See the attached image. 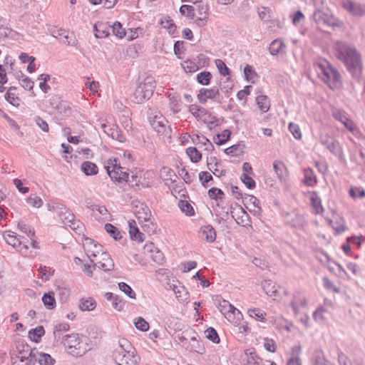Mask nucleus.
<instances>
[{"mask_svg": "<svg viewBox=\"0 0 365 365\" xmlns=\"http://www.w3.org/2000/svg\"><path fill=\"white\" fill-rule=\"evenodd\" d=\"M112 357L118 365H138L140 357L135 347L126 339H120L115 345Z\"/></svg>", "mask_w": 365, "mask_h": 365, "instance_id": "f257e3e1", "label": "nucleus"}, {"mask_svg": "<svg viewBox=\"0 0 365 365\" xmlns=\"http://www.w3.org/2000/svg\"><path fill=\"white\" fill-rule=\"evenodd\" d=\"M336 51L338 58L344 62L351 73L356 74L361 71V56L354 46L344 42H338L336 44Z\"/></svg>", "mask_w": 365, "mask_h": 365, "instance_id": "f03ea898", "label": "nucleus"}, {"mask_svg": "<svg viewBox=\"0 0 365 365\" xmlns=\"http://www.w3.org/2000/svg\"><path fill=\"white\" fill-rule=\"evenodd\" d=\"M63 344L71 355L78 357L84 355L88 350V344L85 336L78 334H67L63 337Z\"/></svg>", "mask_w": 365, "mask_h": 365, "instance_id": "7ed1b4c3", "label": "nucleus"}, {"mask_svg": "<svg viewBox=\"0 0 365 365\" xmlns=\"http://www.w3.org/2000/svg\"><path fill=\"white\" fill-rule=\"evenodd\" d=\"M22 351L29 352L28 356H18L21 361L27 365H53L55 360L48 354L39 352L36 349H31L28 344L22 345Z\"/></svg>", "mask_w": 365, "mask_h": 365, "instance_id": "20e7f679", "label": "nucleus"}, {"mask_svg": "<svg viewBox=\"0 0 365 365\" xmlns=\"http://www.w3.org/2000/svg\"><path fill=\"white\" fill-rule=\"evenodd\" d=\"M316 71L322 80L328 84L331 88L338 86L340 83L341 75L327 61H322L315 64Z\"/></svg>", "mask_w": 365, "mask_h": 365, "instance_id": "39448f33", "label": "nucleus"}, {"mask_svg": "<svg viewBox=\"0 0 365 365\" xmlns=\"http://www.w3.org/2000/svg\"><path fill=\"white\" fill-rule=\"evenodd\" d=\"M155 86V81L153 76L145 77L137 86L133 95V101L140 104L148 100L152 96Z\"/></svg>", "mask_w": 365, "mask_h": 365, "instance_id": "423d86ee", "label": "nucleus"}, {"mask_svg": "<svg viewBox=\"0 0 365 365\" xmlns=\"http://www.w3.org/2000/svg\"><path fill=\"white\" fill-rule=\"evenodd\" d=\"M150 122L153 129L163 139H170L171 138L172 130L165 117L163 115H155Z\"/></svg>", "mask_w": 365, "mask_h": 365, "instance_id": "0eeeda50", "label": "nucleus"}, {"mask_svg": "<svg viewBox=\"0 0 365 365\" xmlns=\"http://www.w3.org/2000/svg\"><path fill=\"white\" fill-rule=\"evenodd\" d=\"M83 246L91 262H94L96 260L94 258H97L100 253L103 250L101 245L89 237H85L83 239Z\"/></svg>", "mask_w": 365, "mask_h": 365, "instance_id": "6e6552de", "label": "nucleus"}, {"mask_svg": "<svg viewBox=\"0 0 365 365\" xmlns=\"http://www.w3.org/2000/svg\"><path fill=\"white\" fill-rule=\"evenodd\" d=\"M197 99L200 103L203 104L205 103L208 99L212 100L217 103H221L223 97L220 93L218 87H212L210 89L202 88L197 94Z\"/></svg>", "mask_w": 365, "mask_h": 365, "instance_id": "1a4fd4ad", "label": "nucleus"}, {"mask_svg": "<svg viewBox=\"0 0 365 365\" xmlns=\"http://www.w3.org/2000/svg\"><path fill=\"white\" fill-rule=\"evenodd\" d=\"M108 175L116 181L127 180L128 173L123 171V168L116 163V160L112 161L110 160L108 165L105 166Z\"/></svg>", "mask_w": 365, "mask_h": 365, "instance_id": "9d476101", "label": "nucleus"}, {"mask_svg": "<svg viewBox=\"0 0 365 365\" xmlns=\"http://www.w3.org/2000/svg\"><path fill=\"white\" fill-rule=\"evenodd\" d=\"M5 242L14 248L19 249L18 250L21 253H26L29 249L27 245L21 240L24 237L20 236L17 237L14 232L11 231H6L3 235Z\"/></svg>", "mask_w": 365, "mask_h": 365, "instance_id": "9b49d317", "label": "nucleus"}, {"mask_svg": "<svg viewBox=\"0 0 365 365\" xmlns=\"http://www.w3.org/2000/svg\"><path fill=\"white\" fill-rule=\"evenodd\" d=\"M95 262H91L93 267H98L106 271H110L114 268V262L109 254L103 250L97 258H94Z\"/></svg>", "mask_w": 365, "mask_h": 365, "instance_id": "f8f14e48", "label": "nucleus"}, {"mask_svg": "<svg viewBox=\"0 0 365 365\" xmlns=\"http://www.w3.org/2000/svg\"><path fill=\"white\" fill-rule=\"evenodd\" d=\"M313 19L317 24H323L331 27L340 26L338 20L332 15L325 14L319 9L314 11Z\"/></svg>", "mask_w": 365, "mask_h": 365, "instance_id": "ddd939ff", "label": "nucleus"}, {"mask_svg": "<svg viewBox=\"0 0 365 365\" xmlns=\"http://www.w3.org/2000/svg\"><path fill=\"white\" fill-rule=\"evenodd\" d=\"M342 7L355 16H361L365 14V4H361L351 0H343Z\"/></svg>", "mask_w": 365, "mask_h": 365, "instance_id": "4468645a", "label": "nucleus"}, {"mask_svg": "<svg viewBox=\"0 0 365 365\" xmlns=\"http://www.w3.org/2000/svg\"><path fill=\"white\" fill-rule=\"evenodd\" d=\"M134 212L138 220L144 222H148L150 220L151 212L145 203L136 202L134 203Z\"/></svg>", "mask_w": 365, "mask_h": 365, "instance_id": "2eb2a0df", "label": "nucleus"}, {"mask_svg": "<svg viewBox=\"0 0 365 365\" xmlns=\"http://www.w3.org/2000/svg\"><path fill=\"white\" fill-rule=\"evenodd\" d=\"M199 17L195 19V24L198 27H203L207 24L209 16V6L205 4H200L197 6Z\"/></svg>", "mask_w": 365, "mask_h": 365, "instance_id": "dca6fc26", "label": "nucleus"}, {"mask_svg": "<svg viewBox=\"0 0 365 365\" xmlns=\"http://www.w3.org/2000/svg\"><path fill=\"white\" fill-rule=\"evenodd\" d=\"M199 237L207 242H213L216 239V232L212 226H202L199 231Z\"/></svg>", "mask_w": 365, "mask_h": 365, "instance_id": "f3484780", "label": "nucleus"}, {"mask_svg": "<svg viewBox=\"0 0 365 365\" xmlns=\"http://www.w3.org/2000/svg\"><path fill=\"white\" fill-rule=\"evenodd\" d=\"M129 234L130 238L133 240H136L139 242H143L145 240V235L140 232L139 229L136 226V222L135 220H129Z\"/></svg>", "mask_w": 365, "mask_h": 365, "instance_id": "a211bd4d", "label": "nucleus"}, {"mask_svg": "<svg viewBox=\"0 0 365 365\" xmlns=\"http://www.w3.org/2000/svg\"><path fill=\"white\" fill-rule=\"evenodd\" d=\"M307 299L303 297L299 292H297L293 296V299L291 302V306L295 314H297L301 307L307 306Z\"/></svg>", "mask_w": 365, "mask_h": 365, "instance_id": "6ab92c4d", "label": "nucleus"}, {"mask_svg": "<svg viewBox=\"0 0 365 365\" xmlns=\"http://www.w3.org/2000/svg\"><path fill=\"white\" fill-rule=\"evenodd\" d=\"M110 26L103 22H97L94 24L95 36L96 38H102L109 35Z\"/></svg>", "mask_w": 365, "mask_h": 365, "instance_id": "aec40b11", "label": "nucleus"}, {"mask_svg": "<svg viewBox=\"0 0 365 365\" xmlns=\"http://www.w3.org/2000/svg\"><path fill=\"white\" fill-rule=\"evenodd\" d=\"M245 200L251 207L250 208V212L255 215H259L261 213L262 209L259 206V200L255 196L248 195L245 197Z\"/></svg>", "mask_w": 365, "mask_h": 365, "instance_id": "412c9836", "label": "nucleus"}, {"mask_svg": "<svg viewBox=\"0 0 365 365\" xmlns=\"http://www.w3.org/2000/svg\"><path fill=\"white\" fill-rule=\"evenodd\" d=\"M273 168L279 179L281 181L284 180L287 174V169L285 165L282 161L274 160Z\"/></svg>", "mask_w": 365, "mask_h": 365, "instance_id": "4be33fe9", "label": "nucleus"}, {"mask_svg": "<svg viewBox=\"0 0 365 365\" xmlns=\"http://www.w3.org/2000/svg\"><path fill=\"white\" fill-rule=\"evenodd\" d=\"M160 177L166 184H168V182H175L176 179L178 178L175 172L168 167L162 168L160 170Z\"/></svg>", "mask_w": 365, "mask_h": 365, "instance_id": "5701e85b", "label": "nucleus"}, {"mask_svg": "<svg viewBox=\"0 0 365 365\" xmlns=\"http://www.w3.org/2000/svg\"><path fill=\"white\" fill-rule=\"evenodd\" d=\"M220 165V163L217 161V159L214 158H210V162L207 161V166L209 170L216 176L221 177L225 174V170H220L218 168V166Z\"/></svg>", "mask_w": 365, "mask_h": 365, "instance_id": "b1692460", "label": "nucleus"}, {"mask_svg": "<svg viewBox=\"0 0 365 365\" xmlns=\"http://www.w3.org/2000/svg\"><path fill=\"white\" fill-rule=\"evenodd\" d=\"M81 170L86 175H93L98 173V169L96 165L90 161H85L81 165Z\"/></svg>", "mask_w": 365, "mask_h": 365, "instance_id": "393cba45", "label": "nucleus"}, {"mask_svg": "<svg viewBox=\"0 0 365 365\" xmlns=\"http://www.w3.org/2000/svg\"><path fill=\"white\" fill-rule=\"evenodd\" d=\"M234 86L232 80L230 77H227L225 80L220 81L219 83V91L225 93L226 97H229L230 93Z\"/></svg>", "mask_w": 365, "mask_h": 365, "instance_id": "a878e982", "label": "nucleus"}, {"mask_svg": "<svg viewBox=\"0 0 365 365\" xmlns=\"http://www.w3.org/2000/svg\"><path fill=\"white\" fill-rule=\"evenodd\" d=\"M172 287L177 299L180 302H186L188 299V293L185 290V287L180 285L170 286Z\"/></svg>", "mask_w": 365, "mask_h": 365, "instance_id": "bb28decb", "label": "nucleus"}, {"mask_svg": "<svg viewBox=\"0 0 365 365\" xmlns=\"http://www.w3.org/2000/svg\"><path fill=\"white\" fill-rule=\"evenodd\" d=\"M311 204L316 214H322L324 208L322 205V201L316 192H312L311 197Z\"/></svg>", "mask_w": 365, "mask_h": 365, "instance_id": "cd10ccee", "label": "nucleus"}, {"mask_svg": "<svg viewBox=\"0 0 365 365\" xmlns=\"http://www.w3.org/2000/svg\"><path fill=\"white\" fill-rule=\"evenodd\" d=\"M190 340L192 343L189 342V349L190 351H194L200 354H202V351L204 348L202 347L200 341L197 339V334L194 332L190 334L189 336Z\"/></svg>", "mask_w": 365, "mask_h": 365, "instance_id": "c85d7f7f", "label": "nucleus"}, {"mask_svg": "<svg viewBox=\"0 0 365 365\" xmlns=\"http://www.w3.org/2000/svg\"><path fill=\"white\" fill-rule=\"evenodd\" d=\"M96 306V301L93 298L88 297L81 299L78 307L81 311H91L95 309Z\"/></svg>", "mask_w": 365, "mask_h": 365, "instance_id": "c756f323", "label": "nucleus"}, {"mask_svg": "<svg viewBox=\"0 0 365 365\" xmlns=\"http://www.w3.org/2000/svg\"><path fill=\"white\" fill-rule=\"evenodd\" d=\"M256 103L259 109L262 113H266L269 110L270 107L269 101L267 96L259 95L256 98Z\"/></svg>", "mask_w": 365, "mask_h": 365, "instance_id": "7c9ffc66", "label": "nucleus"}, {"mask_svg": "<svg viewBox=\"0 0 365 365\" xmlns=\"http://www.w3.org/2000/svg\"><path fill=\"white\" fill-rule=\"evenodd\" d=\"M42 302L46 309H54L56 307V299L54 297V293L53 292L45 293L42 297Z\"/></svg>", "mask_w": 365, "mask_h": 365, "instance_id": "2f4dec72", "label": "nucleus"}, {"mask_svg": "<svg viewBox=\"0 0 365 365\" xmlns=\"http://www.w3.org/2000/svg\"><path fill=\"white\" fill-rule=\"evenodd\" d=\"M304 183L307 186H314L317 183L316 175L314 173V171L311 168H306L304 170Z\"/></svg>", "mask_w": 365, "mask_h": 365, "instance_id": "473e14b6", "label": "nucleus"}, {"mask_svg": "<svg viewBox=\"0 0 365 365\" xmlns=\"http://www.w3.org/2000/svg\"><path fill=\"white\" fill-rule=\"evenodd\" d=\"M59 218L61 222L67 227V225L74 219V215L66 207H61Z\"/></svg>", "mask_w": 365, "mask_h": 365, "instance_id": "72a5a7b5", "label": "nucleus"}, {"mask_svg": "<svg viewBox=\"0 0 365 365\" xmlns=\"http://www.w3.org/2000/svg\"><path fill=\"white\" fill-rule=\"evenodd\" d=\"M44 334L45 331L43 327L42 326H38L35 329H31L29 331V336L34 342H38Z\"/></svg>", "mask_w": 365, "mask_h": 365, "instance_id": "f704fd0d", "label": "nucleus"}, {"mask_svg": "<svg viewBox=\"0 0 365 365\" xmlns=\"http://www.w3.org/2000/svg\"><path fill=\"white\" fill-rule=\"evenodd\" d=\"M99 125L108 136H110L113 139L118 138V131L116 130V128L114 125H108L106 123L101 122Z\"/></svg>", "mask_w": 365, "mask_h": 365, "instance_id": "c9c22d12", "label": "nucleus"}, {"mask_svg": "<svg viewBox=\"0 0 365 365\" xmlns=\"http://www.w3.org/2000/svg\"><path fill=\"white\" fill-rule=\"evenodd\" d=\"M285 46L284 42L280 39H275L271 42L269 46V51L271 55L278 54Z\"/></svg>", "mask_w": 365, "mask_h": 365, "instance_id": "e433bc0d", "label": "nucleus"}, {"mask_svg": "<svg viewBox=\"0 0 365 365\" xmlns=\"http://www.w3.org/2000/svg\"><path fill=\"white\" fill-rule=\"evenodd\" d=\"M152 247H153V243L145 245V247L148 250H149L151 252H153V255H151L153 260L158 264H163L165 259L163 253L158 250L153 252V250L151 249Z\"/></svg>", "mask_w": 365, "mask_h": 365, "instance_id": "4c0bfd02", "label": "nucleus"}, {"mask_svg": "<svg viewBox=\"0 0 365 365\" xmlns=\"http://www.w3.org/2000/svg\"><path fill=\"white\" fill-rule=\"evenodd\" d=\"M89 208L92 211V215L98 218L101 216H104L108 214V210L105 206H101L98 205H91Z\"/></svg>", "mask_w": 365, "mask_h": 365, "instance_id": "58836bf2", "label": "nucleus"}, {"mask_svg": "<svg viewBox=\"0 0 365 365\" xmlns=\"http://www.w3.org/2000/svg\"><path fill=\"white\" fill-rule=\"evenodd\" d=\"M179 11L182 15L190 19H195V13L192 6L184 4L180 7Z\"/></svg>", "mask_w": 365, "mask_h": 365, "instance_id": "ea45409f", "label": "nucleus"}, {"mask_svg": "<svg viewBox=\"0 0 365 365\" xmlns=\"http://www.w3.org/2000/svg\"><path fill=\"white\" fill-rule=\"evenodd\" d=\"M230 135L231 132L229 130H224L221 133L217 134L216 137L214 138V142L217 145H222L230 139Z\"/></svg>", "mask_w": 365, "mask_h": 365, "instance_id": "a19ab883", "label": "nucleus"}, {"mask_svg": "<svg viewBox=\"0 0 365 365\" xmlns=\"http://www.w3.org/2000/svg\"><path fill=\"white\" fill-rule=\"evenodd\" d=\"M178 206L181 211L187 216H192L195 213L192 206L186 200H180Z\"/></svg>", "mask_w": 365, "mask_h": 365, "instance_id": "79ce46f5", "label": "nucleus"}, {"mask_svg": "<svg viewBox=\"0 0 365 365\" xmlns=\"http://www.w3.org/2000/svg\"><path fill=\"white\" fill-rule=\"evenodd\" d=\"M186 153L192 163H198L202 158V154L193 147L187 148Z\"/></svg>", "mask_w": 365, "mask_h": 365, "instance_id": "37998d69", "label": "nucleus"}, {"mask_svg": "<svg viewBox=\"0 0 365 365\" xmlns=\"http://www.w3.org/2000/svg\"><path fill=\"white\" fill-rule=\"evenodd\" d=\"M160 24L163 28L168 31L169 34H173L176 31V26L169 16H167L164 19L161 20Z\"/></svg>", "mask_w": 365, "mask_h": 365, "instance_id": "c03bdc74", "label": "nucleus"}, {"mask_svg": "<svg viewBox=\"0 0 365 365\" xmlns=\"http://www.w3.org/2000/svg\"><path fill=\"white\" fill-rule=\"evenodd\" d=\"M106 231L112 236L115 240H118L121 239L122 235L120 232L118 231L117 227L110 223H107L105 225Z\"/></svg>", "mask_w": 365, "mask_h": 365, "instance_id": "a18cd8bd", "label": "nucleus"}, {"mask_svg": "<svg viewBox=\"0 0 365 365\" xmlns=\"http://www.w3.org/2000/svg\"><path fill=\"white\" fill-rule=\"evenodd\" d=\"M331 153L336 155H340L342 153L341 147L338 140L333 139L326 147Z\"/></svg>", "mask_w": 365, "mask_h": 365, "instance_id": "49530a36", "label": "nucleus"}, {"mask_svg": "<svg viewBox=\"0 0 365 365\" xmlns=\"http://www.w3.org/2000/svg\"><path fill=\"white\" fill-rule=\"evenodd\" d=\"M190 334L188 331H184L181 334L176 336L178 342L187 350L189 349L188 339H190L189 336H190Z\"/></svg>", "mask_w": 365, "mask_h": 365, "instance_id": "de8ad7c7", "label": "nucleus"}, {"mask_svg": "<svg viewBox=\"0 0 365 365\" xmlns=\"http://www.w3.org/2000/svg\"><path fill=\"white\" fill-rule=\"evenodd\" d=\"M212 75L209 71H203L197 74V81L201 85L207 86L210 83Z\"/></svg>", "mask_w": 365, "mask_h": 365, "instance_id": "09e8293b", "label": "nucleus"}, {"mask_svg": "<svg viewBox=\"0 0 365 365\" xmlns=\"http://www.w3.org/2000/svg\"><path fill=\"white\" fill-rule=\"evenodd\" d=\"M205 336L213 343L218 344L220 342V337L216 330L212 327H209L205 331Z\"/></svg>", "mask_w": 365, "mask_h": 365, "instance_id": "8fccbe9b", "label": "nucleus"}, {"mask_svg": "<svg viewBox=\"0 0 365 365\" xmlns=\"http://www.w3.org/2000/svg\"><path fill=\"white\" fill-rule=\"evenodd\" d=\"M219 310L220 312L225 314L227 312L235 313V311L237 310L229 302L223 300L222 302L219 304Z\"/></svg>", "mask_w": 365, "mask_h": 365, "instance_id": "3c124183", "label": "nucleus"}, {"mask_svg": "<svg viewBox=\"0 0 365 365\" xmlns=\"http://www.w3.org/2000/svg\"><path fill=\"white\" fill-rule=\"evenodd\" d=\"M119 289L124 292L130 299H135L136 295L132 288L125 282H120L118 284Z\"/></svg>", "mask_w": 365, "mask_h": 365, "instance_id": "603ef678", "label": "nucleus"}, {"mask_svg": "<svg viewBox=\"0 0 365 365\" xmlns=\"http://www.w3.org/2000/svg\"><path fill=\"white\" fill-rule=\"evenodd\" d=\"M111 29L114 35L120 38H122L125 35V29L122 27V25L118 21H115L113 24V25L111 27Z\"/></svg>", "mask_w": 365, "mask_h": 365, "instance_id": "864d4df0", "label": "nucleus"}, {"mask_svg": "<svg viewBox=\"0 0 365 365\" xmlns=\"http://www.w3.org/2000/svg\"><path fill=\"white\" fill-rule=\"evenodd\" d=\"M244 74L246 81L254 83V79L257 77V73L251 66L246 65L244 68Z\"/></svg>", "mask_w": 365, "mask_h": 365, "instance_id": "5fc2aeb1", "label": "nucleus"}, {"mask_svg": "<svg viewBox=\"0 0 365 365\" xmlns=\"http://www.w3.org/2000/svg\"><path fill=\"white\" fill-rule=\"evenodd\" d=\"M169 108L173 113H177L181 110L180 101L175 97L169 96Z\"/></svg>", "mask_w": 365, "mask_h": 365, "instance_id": "6e6d98bb", "label": "nucleus"}, {"mask_svg": "<svg viewBox=\"0 0 365 365\" xmlns=\"http://www.w3.org/2000/svg\"><path fill=\"white\" fill-rule=\"evenodd\" d=\"M349 195L352 198H364L365 197V190L362 187H352L349 190Z\"/></svg>", "mask_w": 365, "mask_h": 365, "instance_id": "4d7b16f0", "label": "nucleus"}, {"mask_svg": "<svg viewBox=\"0 0 365 365\" xmlns=\"http://www.w3.org/2000/svg\"><path fill=\"white\" fill-rule=\"evenodd\" d=\"M134 324H135L136 329H138L142 331H148L149 329V324L143 317H138L135 320Z\"/></svg>", "mask_w": 365, "mask_h": 365, "instance_id": "13d9d810", "label": "nucleus"}, {"mask_svg": "<svg viewBox=\"0 0 365 365\" xmlns=\"http://www.w3.org/2000/svg\"><path fill=\"white\" fill-rule=\"evenodd\" d=\"M207 194L211 199L214 200L222 199L225 195L224 192L220 188L217 187L210 188Z\"/></svg>", "mask_w": 365, "mask_h": 365, "instance_id": "bf43d9fd", "label": "nucleus"}, {"mask_svg": "<svg viewBox=\"0 0 365 365\" xmlns=\"http://www.w3.org/2000/svg\"><path fill=\"white\" fill-rule=\"evenodd\" d=\"M240 179L242 181V182L247 186V188L253 189L255 187V181L248 174H242Z\"/></svg>", "mask_w": 365, "mask_h": 365, "instance_id": "052dcab7", "label": "nucleus"}, {"mask_svg": "<svg viewBox=\"0 0 365 365\" xmlns=\"http://www.w3.org/2000/svg\"><path fill=\"white\" fill-rule=\"evenodd\" d=\"M18 228L24 233L26 234L29 238L34 237L35 232L34 230L31 229L29 226L24 223L23 222H19L18 223Z\"/></svg>", "mask_w": 365, "mask_h": 365, "instance_id": "680f3d73", "label": "nucleus"}, {"mask_svg": "<svg viewBox=\"0 0 365 365\" xmlns=\"http://www.w3.org/2000/svg\"><path fill=\"white\" fill-rule=\"evenodd\" d=\"M289 130L295 139L300 140L302 138V132L297 124L290 123L289 124Z\"/></svg>", "mask_w": 365, "mask_h": 365, "instance_id": "e2e57ef3", "label": "nucleus"}, {"mask_svg": "<svg viewBox=\"0 0 365 365\" xmlns=\"http://www.w3.org/2000/svg\"><path fill=\"white\" fill-rule=\"evenodd\" d=\"M289 224L294 227H302L305 224V220L303 216L295 215L292 220L289 221Z\"/></svg>", "mask_w": 365, "mask_h": 365, "instance_id": "0e129e2a", "label": "nucleus"}, {"mask_svg": "<svg viewBox=\"0 0 365 365\" xmlns=\"http://www.w3.org/2000/svg\"><path fill=\"white\" fill-rule=\"evenodd\" d=\"M248 313L250 316L252 318H255L261 322L264 321V314L259 309H249Z\"/></svg>", "mask_w": 365, "mask_h": 365, "instance_id": "69168bd1", "label": "nucleus"}, {"mask_svg": "<svg viewBox=\"0 0 365 365\" xmlns=\"http://www.w3.org/2000/svg\"><path fill=\"white\" fill-rule=\"evenodd\" d=\"M215 63L221 75H222L224 77L229 75L230 69L222 60L217 59L216 60Z\"/></svg>", "mask_w": 365, "mask_h": 365, "instance_id": "338daca9", "label": "nucleus"}, {"mask_svg": "<svg viewBox=\"0 0 365 365\" xmlns=\"http://www.w3.org/2000/svg\"><path fill=\"white\" fill-rule=\"evenodd\" d=\"M199 180L203 187H207V182L212 180V176L206 171H202L199 173Z\"/></svg>", "mask_w": 365, "mask_h": 365, "instance_id": "774afa93", "label": "nucleus"}]
</instances>
